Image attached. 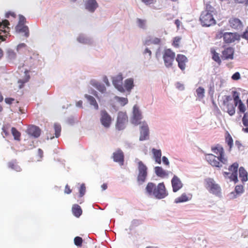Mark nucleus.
<instances>
[{
    "label": "nucleus",
    "mask_w": 248,
    "mask_h": 248,
    "mask_svg": "<svg viewBox=\"0 0 248 248\" xmlns=\"http://www.w3.org/2000/svg\"><path fill=\"white\" fill-rule=\"evenodd\" d=\"M214 8L211 6L202 11L200 15L199 20L202 27H208L216 24V20L213 17Z\"/></svg>",
    "instance_id": "obj_1"
},
{
    "label": "nucleus",
    "mask_w": 248,
    "mask_h": 248,
    "mask_svg": "<svg viewBox=\"0 0 248 248\" xmlns=\"http://www.w3.org/2000/svg\"><path fill=\"white\" fill-rule=\"evenodd\" d=\"M204 186L208 191L216 196H219L221 194V189L220 186L217 184L214 179L207 178L204 180Z\"/></svg>",
    "instance_id": "obj_2"
},
{
    "label": "nucleus",
    "mask_w": 248,
    "mask_h": 248,
    "mask_svg": "<svg viewBox=\"0 0 248 248\" xmlns=\"http://www.w3.org/2000/svg\"><path fill=\"white\" fill-rule=\"evenodd\" d=\"M138 161V175L137 181L139 185L143 184L146 181L148 175V168L147 166L141 161L136 159Z\"/></svg>",
    "instance_id": "obj_3"
},
{
    "label": "nucleus",
    "mask_w": 248,
    "mask_h": 248,
    "mask_svg": "<svg viewBox=\"0 0 248 248\" xmlns=\"http://www.w3.org/2000/svg\"><path fill=\"white\" fill-rule=\"evenodd\" d=\"M239 165L237 162H234L229 167V172H224L223 176L225 178H228L231 181H233L235 183L238 182V169Z\"/></svg>",
    "instance_id": "obj_4"
},
{
    "label": "nucleus",
    "mask_w": 248,
    "mask_h": 248,
    "mask_svg": "<svg viewBox=\"0 0 248 248\" xmlns=\"http://www.w3.org/2000/svg\"><path fill=\"white\" fill-rule=\"evenodd\" d=\"M211 151L215 154L218 155V159L223 163V164L228 163V158L226 156L223 147L219 144L212 146L211 148Z\"/></svg>",
    "instance_id": "obj_5"
},
{
    "label": "nucleus",
    "mask_w": 248,
    "mask_h": 248,
    "mask_svg": "<svg viewBox=\"0 0 248 248\" xmlns=\"http://www.w3.org/2000/svg\"><path fill=\"white\" fill-rule=\"evenodd\" d=\"M128 122V117L125 112L120 111L118 113L115 126L118 130H123Z\"/></svg>",
    "instance_id": "obj_6"
},
{
    "label": "nucleus",
    "mask_w": 248,
    "mask_h": 248,
    "mask_svg": "<svg viewBox=\"0 0 248 248\" xmlns=\"http://www.w3.org/2000/svg\"><path fill=\"white\" fill-rule=\"evenodd\" d=\"M175 57V53L170 48L164 50L163 54V59L166 67H170L172 65Z\"/></svg>",
    "instance_id": "obj_7"
},
{
    "label": "nucleus",
    "mask_w": 248,
    "mask_h": 248,
    "mask_svg": "<svg viewBox=\"0 0 248 248\" xmlns=\"http://www.w3.org/2000/svg\"><path fill=\"white\" fill-rule=\"evenodd\" d=\"M10 23L7 19L0 22V42L5 40L6 37L9 34L10 28Z\"/></svg>",
    "instance_id": "obj_8"
},
{
    "label": "nucleus",
    "mask_w": 248,
    "mask_h": 248,
    "mask_svg": "<svg viewBox=\"0 0 248 248\" xmlns=\"http://www.w3.org/2000/svg\"><path fill=\"white\" fill-rule=\"evenodd\" d=\"M155 197L158 199H163L168 195V193L163 182L159 183L156 186L155 191L154 192Z\"/></svg>",
    "instance_id": "obj_9"
},
{
    "label": "nucleus",
    "mask_w": 248,
    "mask_h": 248,
    "mask_svg": "<svg viewBox=\"0 0 248 248\" xmlns=\"http://www.w3.org/2000/svg\"><path fill=\"white\" fill-rule=\"evenodd\" d=\"M142 118L141 112L140 110L139 107L137 105H135L133 108V115L131 118V123L137 125L140 124H141L140 120Z\"/></svg>",
    "instance_id": "obj_10"
},
{
    "label": "nucleus",
    "mask_w": 248,
    "mask_h": 248,
    "mask_svg": "<svg viewBox=\"0 0 248 248\" xmlns=\"http://www.w3.org/2000/svg\"><path fill=\"white\" fill-rule=\"evenodd\" d=\"M205 159L212 166L217 168H220L222 167L223 164L218 159V156H216L212 154H208L205 155Z\"/></svg>",
    "instance_id": "obj_11"
},
{
    "label": "nucleus",
    "mask_w": 248,
    "mask_h": 248,
    "mask_svg": "<svg viewBox=\"0 0 248 248\" xmlns=\"http://www.w3.org/2000/svg\"><path fill=\"white\" fill-rule=\"evenodd\" d=\"M100 119L101 124L105 127H109L112 122V118L105 110L101 111Z\"/></svg>",
    "instance_id": "obj_12"
},
{
    "label": "nucleus",
    "mask_w": 248,
    "mask_h": 248,
    "mask_svg": "<svg viewBox=\"0 0 248 248\" xmlns=\"http://www.w3.org/2000/svg\"><path fill=\"white\" fill-rule=\"evenodd\" d=\"M240 39V35L237 32H225L224 42L226 44H231Z\"/></svg>",
    "instance_id": "obj_13"
},
{
    "label": "nucleus",
    "mask_w": 248,
    "mask_h": 248,
    "mask_svg": "<svg viewBox=\"0 0 248 248\" xmlns=\"http://www.w3.org/2000/svg\"><path fill=\"white\" fill-rule=\"evenodd\" d=\"M123 77L122 74H119L112 78V83L114 87L120 92H125L124 88L123 85Z\"/></svg>",
    "instance_id": "obj_14"
},
{
    "label": "nucleus",
    "mask_w": 248,
    "mask_h": 248,
    "mask_svg": "<svg viewBox=\"0 0 248 248\" xmlns=\"http://www.w3.org/2000/svg\"><path fill=\"white\" fill-rule=\"evenodd\" d=\"M230 26L235 30H241L243 27V24L241 20L235 17H232L229 20Z\"/></svg>",
    "instance_id": "obj_15"
},
{
    "label": "nucleus",
    "mask_w": 248,
    "mask_h": 248,
    "mask_svg": "<svg viewBox=\"0 0 248 248\" xmlns=\"http://www.w3.org/2000/svg\"><path fill=\"white\" fill-rule=\"evenodd\" d=\"M231 101V98L230 96H227L226 98V100L224 101L223 104L226 107V111L230 116H232L235 114V104H233L232 103L230 102Z\"/></svg>",
    "instance_id": "obj_16"
},
{
    "label": "nucleus",
    "mask_w": 248,
    "mask_h": 248,
    "mask_svg": "<svg viewBox=\"0 0 248 248\" xmlns=\"http://www.w3.org/2000/svg\"><path fill=\"white\" fill-rule=\"evenodd\" d=\"M172 190L174 192L179 191L183 186V184L180 178L176 175H174L171 180Z\"/></svg>",
    "instance_id": "obj_17"
},
{
    "label": "nucleus",
    "mask_w": 248,
    "mask_h": 248,
    "mask_svg": "<svg viewBox=\"0 0 248 248\" xmlns=\"http://www.w3.org/2000/svg\"><path fill=\"white\" fill-rule=\"evenodd\" d=\"M176 60L178 62L179 68L182 71H184L186 69V63L188 62L186 57L183 54H177Z\"/></svg>",
    "instance_id": "obj_18"
},
{
    "label": "nucleus",
    "mask_w": 248,
    "mask_h": 248,
    "mask_svg": "<svg viewBox=\"0 0 248 248\" xmlns=\"http://www.w3.org/2000/svg\"><path fill=\"white\" fill-rule=\"evenodd\" d=\"M141 124L140 140H144L147 139L149 137V127L145 122H143Z\"/></svg>",
    "instance_id": "obj_19"
},
{
    "label": "nucleus",
    "mask_w": 248,
    "mask_h": 248,
    "mask_svg": "<svg viewBox=\"0 0 248 248\" xmlns=\"http://www.w3.org/2000/svg\"><path fill=\"white\" fill-rule=\"evenodd\" d=\"M112 157L115 162L119 163L120 165H124V154L121 149H118L114 152Z\"/></svg>",
    "instance_id": "obj_20"
},
{
    "label": "nucleus",
    "mask_w": 248,
    "mask_h": 248,
    "mask_svg": "<svg viewBox=\"0 0 248 248\" xmlns=\"http://www.w3.org/2000/svg\"><path fill=\"white\" fill-rule=\"evenodd\" d=\"M27 132L29 135L35 138L39 137L41 134L40 128L34 125H31L29 127Z\"/></svg>",
    "instance_id": "obj_21"
},
{
    "label": "nucleus",
    "mask_w": 248,
    "mask_h": 248,
    "mask_svg": "<svg viewBox=\"0 0 248 248\" xmlns=\"http://www.w3.org/2000/svg\"><path fill=\"white\" fill-rule=\"evenodd\" d=\"M222 59L224 60L233 59L234 49L232 47H228L225 48L222 52Z\"/></svg>",
    "instance_id": "obj_22"
},
{
    "label": "nucleus",
    "mask_w": 248,
    "mask_h": 248,
    "mask_svg": "<svg viewBox=\"0 0 248 248\" xmlns=\"http://www.w3.org/2000/svg\"><path fill=\"white\" fill-rule=\"evenodd\" d=\"M85 8L90 12H93L98 7V4L95 0H87Z\"/></svg>",
    "instance_id": "obj_23"
},
{
    "label": "nucleus",
    "mask_w": 248,
    "mask_h": 248,
    "mask_svg": "<svg viewBox=\"0 0 248 248\" xmlns=\"http://www.w3.org/2000/svg\"><path fill=\"white\" fill-rule=\"evenodd\" d=\"M54 128L55 130V136H53L51 133H47V138L48 139H52L55 137L56 138H58L60 135H61V126L60 124H55L54 125Z\"/></svg>",
    "instance_id": "obj_24"
},
{
    "label": "nucleus",
    "mask_w": 248,
    "mask_h": 248,
    "mask_svg": "<svg viewBox=\"0 0 248 248\" xmlns=\"http://www.w3.org/2000/svg\"><path fill=\"white\" fill-rule=\"evenodd\" d=\"M248 172L244 167H241L239 169V176L242 183L248 181Z\"/></svg>",
    "instance_id": "obj_25"
},
{
    "label": "nucleus",
    "mask_w": 248,
    "mask_h": 248,
    "mask_svg": "<svg viewBox=\"0 0 248 248\" xmlns=\"http://www.w3.org/2000/svg\"><path fill=\"white\" fill-rule=\"evenodd\" d=\"M8 167L16 172H20L22 170L21 167L18 165L16 160H12L7 163Z\"/></svg>",
    "instance_id": "obj_26"
},
{
    "label": "nucleus",
    "mask_w": 248,
    "mask_h": 248,
    "mask_svg": "<svg viewBox=\"0 0 248 248\" xmlns=\"http://www.w3.org/2000/svg\"><path fill=\"white\" fill-rule=\"evenodd\" d=\"M155 171L156 175L161 178H164L168 176V172L161 167H155Z\"/></svg>",
    "instance_id": "obj_27"
},
{
    "label": "nucleus",
    "mask_w": 248,
    "mask_h": 248,
    "mask_svg": "<svg viewBox=\"0 0 248 248\" xmlns=\"http://www.w3.org/2000/svg\"><path fill=\"white\" fill-rule=\"evenodd\" d=\"M134 86V80L133 78H130L125 80L124 83V87L125 88V90L130 92Z\"/></svg>",
    "instance_id": "obj_28"
},
{
    "label": "nucleus",
    "mask_w": 248,
    "mask_h": 248,
    "mask_svg": "<svg viewBox=\"0 0 248 248\" xmlns=\"http://www.w3.org/2000/svg\"><path fill=\"white\" fill-rule=\"evenodd\" d=\"M152 151L155 162L158 164H161V157L162 155L161 151L155 148H153Z\"/></svg>",
    "instance_id": "obj_29"
},
{
    "label": "nucleus",
    "mask_w": 248,
    "mask_h": 248,
    "mask_svg": "<svg viewBox=\"0 0 248 248\" xmlns=\"http://www.w3.org/2000/svg\"><path fill=\"white\" fill-rule=\"evenodd\" d=\"M72 211L73 215L77 217H79L82 213V211L79 205L75 204L72 206Z\"/></svg>",
    "instance_id": "obj_30"
},
{
    "label": "nucleus",
    "mask_w": 248,
    "mask_h": 248,
    "mask_svg": "<svg viewBox=\"0 0 248 248\" xmlns=\"http://www.w3.org/2000/svg\"><path fill=\"white\" fill-rule=\"evenodd\" d=\"M16 31L19 32H24L26 37H28L29 35V28L27 26L17 25L16 27Z\"/></svg>",
    "instance_id": "obj_31"
},
{
    "label": "nucleus",
    "mask_w": 248,
    "mask_h": 248,
    "mask_svg": "<svg viewBox=\"0 0 248 248\" xmlns=\"http://www.w3.org/2000/svg\"><path fill=\"white\" fill-rule=\"evenodd\" d=\"M91 84L101 93H103L106 90V87L103 84L95 80L91 81Z\"/></svg>",
    "instance_id": "obj_32"
},
{
    "label": "nucleus",
    "mask_w": 248,
    "mask_h": 248,
    "mask_svg": "<svg viewBox=\"0 0 248 248\" xmlns=\"http://www.w3.org/2000/svg\"><path fill=\"white\" fill-rule=\"evenodd\" d=\"M156 186L152 182L148 183L146 186L145 189L147 193L149 195H153L154 191H155Z\"/></svg>",
    "instance_id": "obj_33"
},
{
    "label": "nucleus",
    "mask_w": 248,
    "mask_h": 248,
    "mask_svg": "<svg viewBox=\"0 0 248 248\" xmlns=\"http://www.w3.org/2000/svg\"><path fill=\"white\" fill-rule=\"evenodd\" d=\"M244 191V186L242 185H237L235 187V191L232 192L231 195H233V197L235 198L237 195L243 193Z\"/></svg>",
    "instance_id": "obj_34"
},
{
    "label": "nucleus",
    "mask_w": 248,
    "mask_h": 248,
    "mask_svg": "<svg viewBox=\"0 0 248 248\" xmlns=\"http://www.w3.org/2000/svg\"><path fill=\"white\" fill-rule=\"evenodd\" d=\"M190 199V197L186 193L182 194L180 196L177 197L175 200V203H180L186 202Z\"/></svg>",
    "instance_id": "obj_35"
},
{
    "label": "nucleus",
    "mask_w": 248,
    "mask_h": 248,
    "mask_svg": "<svg viewBox=\"0 0 248 248\" xmlns=\"http://www.w3.org/2000/svg\"><path fill=\"white\" fill-rule=\"evenodd\" d=\"M85 97L88 100L91 105L93 106L95 109H98V104L93 97L88 94H85Z\"/></svg>",
    "instance_id": "obj_36"
},
{
    "label": "nucleus",
    "mask_w": 248,
    "mask_h": 248,
    "mask_svg": "<svg viewBox=\"0 0 248 248\" xmlns=\"http://www.w3.org/2000/svg\"><path fill=\"white\" fill-rule=\"evenodd\" d=\"M225 142L229 146V150L231 151L233 145V139L231 135L227 132L225 136Z\"/></svg>",
    "instance_id": "obj_37"
},
{
    "label": "nucleus",
    "mask_w": 248,
    "mask_h": 248,
    "mask_svg": "<svg viewBox=\"0 0 248 248\" xmlns=\"http://www.w3.org/2000/svg\"><path fill=\"white\" fill-rule=\"evenodd\" d=\"M11 131L15 140L20 141L21 133L15 127H12Z\"/></svg>",
    "instance_id": "obj_38"
},
{
    "label": "nucleus",
    "mask_w": 248,
    "mask_h": 248,
    "mask_svg": "<svg viewBox=\"0 0 248 248\" xmlns=\"http://www.w3.org/2000/svg\"><path fill=\"white\" fill-rule=\"evenodd\" d=\"M211 52L212 54L213 60L216 62L218 64H220L221 61L219 56V54L217 53L214 49H211Z\"/></svg>",
    "instance_id": "obj_39"
},
{
    "label": "nucleus",
    "mask_w": 248,
    "mask_h": 248,
    "mask_svg": "<svg viewBox=\"0 0 248 248\" xmlns=\"http://www.w3.org/2000/svg\"><path fill=\"white\" fill-rule=\"evenodd\" d=\"M160 42H161V40H160V39L159 38H154L152 39L146 40L145 41L144 44L146 45H150L152 44H155V45H158V44H159Z\"/></svg>",
    "instance_id": "obj_40"
},
{
    "label": "nucleus",
    "mask_w": 248,
    "mask_h": 248,
    "mask_svg": "<svg viewBox=\"0 0 248 248\" xmlns=\"http://www.w3.org/2000/svg\"><path fill=\"white\" fill-rule=\"evenodd\" d=\"M232 97L234 100L235 106H236L238 103L242 101L239 98V93L236 91L232 92Z\"/></svg>",
    "instance_id": "obj_41"
},
{
    "label": "nucleus",
    "mask_w": 248,
    "mask_h": 248,
    "mask_svg": "<svg viewBox=\"0 0 248 248\" xmlns=\"http://www.w3.org/2000/svg\"><path fill=\"white\" fill-rule=\"evenodd\" d=\"M10 124H5L2 127V132L4 134L5 137H7L9 135V130L10 128Z\"/></svg>",
    "instance_id": "obj_42"
},
{
    "label": "nucleus",
    "mask_w": 248,
    "mask_h": 248,
    "mask_svg": "<svg viewBox=\"0 0 248 248\" xmlns=\"http://www.w3.org/2000/svg\"><path fill=\"white\" fill-rule=\"evenodd\" d=\"M30 78V76L28 74V72L26 73L25 78L23 79H20L18 80V83L21 84L19 85V88H22L23 87V85L25 83L28 82Z\"/></svg>",
    "instance_id": "obj_43"
},
{
    "label": "nucleus",
    "mask_w": 248,
    "mask_h": 248,
    "mask_svg": "<svg viewBox=\"0 0 248 248\" xmlns=\"http://www.w3.org/2000/svg\"><path fill=\"white\" fill-rule=\"evenodd\" d=\"M196 93L199 98H202L204 97V89L201 87L196 90Z\"/></svg>",
    "instance_id": "obj_44"
},
{
    "label": "nucleus",
    "mask_w": 248,
    "mask_h": 248,
    "mask_svg": "<svg viewBox=\"0 0 248 248\" xmlns=\"http://www.w3.org/2000/svg\"><path fill=\"white\" fill-rule=\"evenodd\" d=\"M137 22L138 26L140 28H142V29L145 28L146 20L138 18L137 20Z\"/></svg>",
    "instance_id": "obj_45"
},
{
    "label": "nucleus",
    "mask_w": 248,
    "mask_h": 248,
    "mask_svg": "<svg viewBox=\"0 0 248 248\" xmlns=\"http://www.w3.org/2000/svg\"><path fill=\"white\" fill-rule=\"evenodd\" d=\"M83 242V239L79 236H77L74 238L75 245L78 247H81Z\"/></svg>",
    "instance_id": "obj_46"
},
{
    "label": "nucleus",
    "mask_w": 248,
    "mask_h": 248,
    "mask_svg": "<svg viewBox=\"0 0 248 248\" xmlns=\"http://www.w3.org/2000/svg\"><path fill=\"white\" fill-rule=\"evenodd\" d=\"M79 197H82L84 195V194L86 192V186H85V185L84 184H82L80 186V187L79 189Z\"/></svg>",
    "instance_id": "obj_47"
},
{
    "label": "nucleus",
    "mask_w": 248,
    "mask_h": 248,
    "mask_svg": "<svg viewBox=\"0 0 248 248\" xmlns=\"http://www.w3.org/2000/svg\"><path fill=\"white\" fill-rule=\"evenodd\" d=\"M225 32L223 30H220L217 32L216 35V38L217 39H221L223 37V40H224Z\"/></svg>",
    "instance_id": "obj_48"
},
{
    "label": "nucleus",
    "mask_w": 248,
    "mask_h": 248,
    "mask_svg": "<svg viewBox=\"0 0 248 248\" xmlns=\"http://www.w3.org/2000/svg\"><path fill=\"white\" fill-rule=\"evenodd\" d=\"M181 40V38L179 37H175L173 39L172 45L175 47H178L179 46V43Z\"/></svg>",
    "instance_id": "obj_49"
},
{
    "label": "nucleus",
    "mask_w": 248,
    "mask_h": 248,
    "mask_svg": "<svg viewBox=\"0 0 248 248\" xmlns=\"http://www.w3.org/2000/svg\"><path fill=\"white\" fill-rule=\"evenodd\" d=\"M242 122L245 126L248 127V115L247 113L244 114L242 118Z\"/></svg>",
    "instance_id": "obj_50"
},
{
    "label": "nucleus",
    "mask_w": 248,
    "mask_h": 248,
    "mask_svg": "<svg viewBox=\"0 0 248 248\" xmlns=\"http://www.w3.org/2000/svg\"><path fill=\"white\" fill-rule=\"evenodd\" d=\"M238 108L241 112L244 113L246 111V107L242 101L238 103Z\"/></svg>",
    "instance_id": "obj_51"
},
{
    "label": "nucleus",
    "mask_w": 248,
    "mask_h": 248,
    "mask_svg": "<svg viewBox=\"0 0 248 248\" xmlns=\"http://www.w3.org/2000/svg\"><path fill=\"white\" fill-rule=\"evenodd\" d=\"M117 98L123 106L125 105L128 102V100L126 98L117 97Z\"/></svg>",
    "instance_id": "obj_52"
},
{
    "label": "nucleus",
    "mask_w": 248,
    "mask_h": 248,
    "mask_svg": "<svg viewBox=\"0 0 248 248\" xmlns=\"http://www.w3.org/2000/svg\"><path fill=\"white\" fill-rule=\"evenodd\" d=\"M26 21V18L23 16H20L19 17V22L17 25H24Z\"/></svg>",
    "instance_id": "obj_53"
},
{
    "label": "nucleus",
    "mask_w": 248,
    "mask_h": 248,
    "mask_svg": "<svg viewBox=\"0 0 248 248\" xmlns=\"http://www.w3.org/2000/svg\"><path fill=\"white\" fill-rule=\"evenodd\" d=\"M242 37L247 40H248V27H247L245 31L242 35Z\"/></svg>",
    "instance_id": "obj_54"
},
{
    "label": "nucleus",
    "mask_w": 248,
    "mask_h": 248,
    "mask_svg": "<svg viewBox=\"0 0 248 248\" xmlns=\"http://www.w3.org/2000/svg\"><path fill=\"white\" fill-rule=\"evenodd\" d=\"M233 80H238L240 78V75L239 72L235 73L232 77Z\"/></svg>",
    "instance_id": "obj_55"
},
{
    "label": "nucleus",
    "mask_w": 248,
    "mask_h": 248,
    "mask_svg": "<svg viewBox=\"0 0 248 248\" xmlns=\"http://www.w3.org/2000/svg\"><path fill=\"white\" fill-rule=\"evenodd\" d=\"M72 192L71 189H70L69 186L68 185H66L65 187L64 193L66 194H70Z\"/></svg>",
    "instance_id": "obj_56"
},
{
    "label": "nucleus",
    "mask_w": 248,
    "mask_h": 248,
    "mask_svg": "<svg viewBox=\"0 0 248 248\" xmlns=\"http://www.w3.org/2000/svg\"><path fill=\"white\" fill-rule=\"evenodd\" d=\"M15 100V99L13 98H6L5 99V102H6V103L8 104H11Z\"/></svg>",
    "instance_id": "obj_57"
},
{
    "label": "nucleus",
    "mask_w": 248,
    "mask_h": 248,
    "mask_svg": "<svg viewBox=\"0 0 248 248\" xmlns=\"http://www.w3.org/2000/svg\"><path fill=\"white\" fill-rule=\"evenodd\" d=\"M162 161L163 163L167 166L169 165L170 162L166 156H164L162 157Z\"/></svg>",
    "instance_id": "obj_58"
},
{
    "label": "nucleus",
    "mask_w": 248,
    "mask_h": 248,
    "mask_svg": "<svg viewBox=\"0 0 248 248\" xmlns=\"http://www.w3.org/2000/svg\"><path fill=\"white\" fill-rule=\"evenodd\" d=\"M146 53H148V55H149V58H151V55H152V52H151V51L150 49H148V48H146V49H145L144 51V54H146Z\"/></svg>",
    "instance_id": "obj_59"
},
{
    "label": "nucleus",
    "mask_w": 248,
    "mask_h": 248,
    "mask_svg": "<svg viewBox=\"0 0 248 248\" xmlns=\"http://www.w3.org/2000/svg\"><path fill=\"white\" fill-rule=\"evenodd\" d=\"M235 2L238 3H247L248 0H234Z\"/></svg>",
    "instance_id": "obj_60"
},
{
    "label": "nucleus",
    "mask_w": 248,
    "mask_h": 248,
    "mask_svg": "<svg viewBox=\"0 0 248 248\" xmlns=\"http://www.w3.org/2000/svg\"><path fill=\"white\" fill-rule=\"evenodd\" d=\"M146 4H150L153 2L154 0H141Z\"/></svg>",
    "instance_id": "obj_61"
},
{
    "label": "nucleus",
    "mask_w": 248,
    "mask_h": 248,
    "mask_svg": "<svg viewBox=\"0 0 248 248\" xmlns=\"http://www.w3.org/2000/svg\"><path fill=\"white\" fill-rule=\"evenodd\" d=\"M235 145L238 147V149H240L242 146L241 142L238 140H236L235 142Z\"/></svg>",
    "instance_id": "obj_62"
},
{
    "label": "nucleus",
    "mask_w": 248,
    "mask_h": 248,
    "mask_svg": "<svg viewBox=\"0 0 248 248\" xmlns=\"http://www.w3.org/2000/svg\"><path fill=\"white\" fill-rule=\"evenodd\" d=\"M103 81L107 86L109 85V82L108 80V78H107V77H105L103 78Z\"/></svg>",
    "instance_id": "obj_63"
},
{
    "label": "nucleus",
    "mask_w": 248,
    "mask_h": 248,
    "mask_svg": "<svg viewBox=\"0 0 248 248\" xmlns=\"http://www.w3.org/2000/svg\"><path fill=\"white\" fill-rule=\"evenodd\" d=\"M181 22L179 19H176L175 20V24L176 25L177 28L178 29L180 27Z\"/></svg>",
    "instance_id": "obj_64"
}]
</instances>
